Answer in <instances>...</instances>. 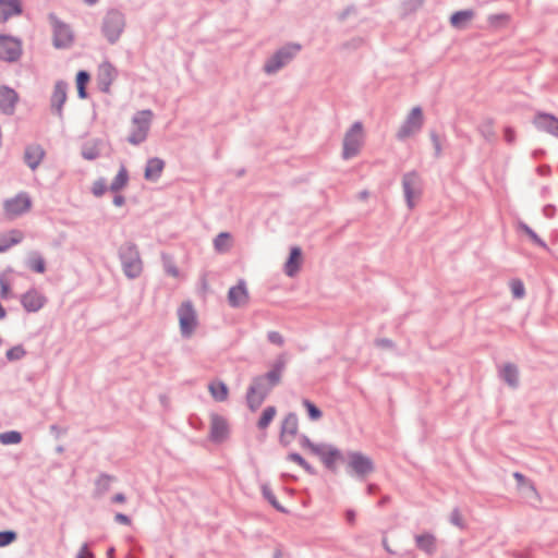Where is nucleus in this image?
<instances>
[{"label":"nucleus","mask_w":558,"mask_h":558,"mask_svg":"<svg viewBox=\"0 0 558 558\" xmlns=\"http://www.w3.org/2000/svg\"><path fill=\"white\" fill-rule=\"evenodd\" d=\"M303 447L308 449L311 453L317 456L324 465L331 471L336 470L337 463L342 459L341 451L331 445H317L313 444L308 438H304Z\"/></svg>","instance_id":"f257e3e1"},{"label":"nucleus","mask_w":558,"mask_h":558,"mask_svg":"<svg viewBox=\"0 0 558 558\" xmlns=\"http://www.w3.org/2000/svg\"><path fill=\"white\" fill-rule=\"evenodd\" d=\"M153 112L150 110L138 111L132 119L128 141L132 145L144 142L148 135Z\"/></svg>","instance_id":"f03ea898"},{"label":"nucleus","mask_w":558,"mask_h":558,"mask_svg":"<svg viewBox=\"0 0 558 558\" xmlns=\"http://www.w3.org/2000/svg\"><path fill=\"white\" fill-rule=\"evenodd\" d=\"M180 331L183 337H191L198 326L197 312L191 301L183 302L178 308Z\"/></svg>","instance_id":"7ed1b4c3"},{"label":"nucleus","mask_w":558,"mask_h":558,"mask_svg":"<svg viewBox=\"0 0 558 558\" xmlns=\"http://www.w3.org/2000/svg\"><path fill=\"white\" fill-rule=\"evenodd\" d=\"M364 133L363 125L360 122H356L352 125V128L345 133L343 138V158L350 159L356 156L363 145Z\"/></svg>","instance_id":"20e7f679"},{"label":"nucleus","mask_w":558,"mask_h":558,"mask_svg":"<svg viewBox=\"0 0 558 558\" xmlns=\"http://www.w3.org/2000/svg\"><path fill=\"white\" fill-rule=\"evenodd\" d=\"M348 469L360 478H365L375 470L373 460L359 451L348 453Z\"/></svg>","instance_id":"39448f33"},{"label":"nucleus","mask_w":558,"mask_h":558,"mask_svg":"<svg viewBox=\"0 0 558 558\" xmlns=\"http://www.w3.org/2000/svg\"><path fill=\"white\" fill-rule=\"evenodd\" d=\"M32 207V201L26 193L17 194L16 196L7 199L3 204L4 215L9 219H14L25 213Z\"/></svg>","instance_id":"423d86ee"},{"label":"nucleus","mask_w":558,"mask_h":558,"mask_svg":"<svg viewBox=\"0 0 558 558\" xmlns=\"http://www.w3.org/2000/svg\"><path fill=\"white\" fill-rule=\"evenodd\" d=\"M121 257L125 275L129 278L138 277L142 272L143 266L136 248L133 245L125 246L122 251Z\"/></svg>","instance_id":"0eeeda50"},{"label":"nucleus","mask_w":558,"mask_h":558,"mask_svg":"<svg viewBox=\"0 0 558 558\" xmlns=\"http://www.w3.org/2000/svg\"><path fill=\"white\" fill-rule=\"evenodd\" d=\"M423 125V112L420 107H415L411 110L405 121L402 123L398 131V137L404 140L412 136L421 130Z\"/></svg>","instance_id":"6e6552de"},{"label":"nucleus","mask_w":558,"mask_h":558,"mask_svg":"<svg viewBox=\"0 0 558 558\" xmlns=\"http://www.w3.org/2000/svg\"><path fill=\"white\" fill-rule=\"evenodd\" d=\"M403 191L408 206L414 207L415 201L420 197L422 192V183L416 172H409L402 180Z\"/></svg>","instance_id":"1a4fd4ad"},{"label":"nucleus","mask_w":558,"mask_h":558,"mask_svg":"<svg viewBox=\"0 0 558 558\" xmlns=\"http://www.w3.org/2000/svg\"><path fill=\"white\" fill-rule=\"evenodd\" d=\"M22 53L21 41L11 36H0V59L13 62L20 58Z\"/></svg>","instance_id":"9d476101"},{"label":"nucleus","mask_w":558,"mask_h":558,"mask_svg":"<svg viewBox=\"0 0 558 558\" xmlns=\"http://www.w3.org/2000/svg\"><path fill=\"white\" fill-rule=\"evenodd\" d=\"M300 50V46L293 45L283 48L278 51L269 61L265 64V71L267 73H274L288 63Z\"/></svg>","instance_id":"9b49d317"},{"label":"nucleus","mask_w":558,"mask_h":558,"mask_svg":"<svg viewBox=\"0 0 558 558\" xmlns=\"http://www.w3.org/2000/svg\"><path fill=\"white\" fill-rule=\"evenodd\" d=\"M250 302V291L244 280L231 287L228 291V303L231 307H244Z\"/></svg>","instance_id":"f8f14e48"},{"label":"nucleus","mask_w":558,"mask_h":558,"mask_svg":"<svg viewBox=\"0 0 558 558\" xmlns=\"http://www.w3.org/2000/svg\"><path fill=\"white\" fill-rule=\"evenodd\" d=\"M123 25L124 22L121 14L111 12L106 16L104 23V32L109 41L114 43L119 38L123 29Z\"/></svg>","instance_id":"ddd939ff"},{"label":"nucleus","mask_w":558,"mask_h":558,"mask_svg":"<svg viewBox=\"0 0 558 558\" xmlns=\"http://www.w3.org/2000/svg\"><path fill=\"white\" fill-rule=\"evenodd\" d=\"M229 434V425L225 417L219 414L210 415V439L216 442L223 441Z\"/></svg>","instance_id":"4468645a"},{"label":"nucleus","mask_w":558,"mask_h":558,"mask_svg":"<svg viewBox=\"0 0 558 558\" xmlns=\"http://www.w3.org/2000/svg\"><path fill=\"white\" fill-rule=\"evenodd\" d=\"M299 430V421L295 414L289 413L282 421L280 439L283 444H290Z\"/></svg>","instance_id":"2eb2a0df"},{"label":"nucleus","mask_w":558,"mask_h":558,"mask_svg":"<svg viewBox=\"0 0 558 558\" xmlns=\"http://www.w3.org/2000/svg\"><path fill=\"white\" fill-rule=\"evenodd\" d=\"M21 302L27 312H37L45 305L46 298L37 290L32 289L22 295Z\"/></svg>","instance_id":"dca6fc26"},{"label":"nucleus","mask_w":558,"mask_h":558,"mask_svg":"<svg viewBox=\"0 0 558 558\" xmlns=\"http://www.w3.org/2000/svg\"><path fill=\"white\" fill-rule=\"evenodd\" d=\"M73 41L72 32L65 24L56 22L53 24V44L57 48H66Z\"/></svg>","instance_id":"f3484780"},{"label":"nucleus","mask_w":558,"mask_h":558,"mask_svg":"<svg viewBox=\"0 0 558 558\" xmlns=\"http://www.w3.org/2000/svg\"><path fill=\"white\" fill-rule=\"evenodd\" d=\"M22 14L21 0H0V19L2 22Z\"/></svg>","instance_id":"a211bd4d"},{"label":"nucleus","mask_w":558,"mask_h":558,"mask_svg":"<svg viewBox=\"0 0 558 558\" xmlns=\"http://www.w3.org/2000/svg\"><path fill=\"white\" fill-rule=\"evenodd\" d=\"M267 395V390L263 389L262 386L255 381L247 392V404L252 411L257 410L264 402Z\"/></svg>","instance_id":"6ab92c4d"},{"label":"nucleus","mask_w":558,"mask_h":558,"mask_svg":"<svg viewBox=\"0 0 558 558\" xmlns=\"http://www.w3.org/2000/svg\"><path fill=\"white\" fill-rule=\"evenodd\" d=\"M303 262L302 251L300 247L295 246L291 248L290 256L284 264V272L289 277L295 276V274L300 270Z\"/></svg>","instance_id":"aec40b11"},{"label":"nucleus","mask_w":558,"mask_h":558,"mask_svg":"<svg viewBox=\"0 0 558 558\" xmlns=\"http://www.w3.org/2000/svg\"><path fill=\"white\" fill-rule=\"evenodd\" d=\"M66 100V85L63 82H58L54 85L53 93L51 95V108L56 113L61 114L62 106Z\"/></svg>","instance_id":"412c9836"},{"label":"nucleus","mask_w":558,"mask_h":558,"mask_svg":"<svg viewBox=\"0 0 558 558\" xmlns=\"http://www.w3.org/2000/svg\"><path fill=\"white\" fill-rule=\"evenodd\" d=\"M17 101V94L9 87H0V109L11 112Z\"/></svg>","instance_id":"4be33fe9"},{"label":"nucleus","mask_w":558,"mask_h":558,"mask_svg":"<svg viewBox=\"0 0 558 558\" xmlns=\"http://www.w3.org/2000/svg\"><path fill=\"white\" fill-rule=\"evenodd\" d=\"M283 368H284V362L278 361L274 365V367L265 375V377H260V378L256 379L255 381H257L262 386L263 381L266 380L268 383L269 387H274L275 385H277L280 381Z\"/></svg>","instance_id":"5701e85b"},{"label":"nucleus","mask_w":558,"mask_h":558,"mask_svg":"<svg viewBox=\"0 0 558 558\" xmlns=\"http://www.w3.org/2000/svg\"><path fill=\"white\" fill-rule=\"evenodd\" d=\"M45 153L38 145L28 146L25 150V161L29 168L35 169L43 160Z\"/></svg>","instance_id":"b1692460"},{"label":"nucleus","mask_w":558,"mask_h":558,"mask_svg":"<svg viewBox=\"0 0 558 558\" xmlns=\"http://www.w3.org/2000/svg\"><path fill=\"white\" fill-rule=\"evenodd\" d=\"M23 240V233L19 230H11L8 233L0 234V253Z\"/></svg>","instance_id":"393cba45"},{"label":"nucleus","mask_w":558,"mask_h":558,"mask_svg":"<svg viewBox=\"0 0 558 558\" xmlns=\"http://www.w3.org/2000/svg\"><path fill=\"white\" fill-rule=\"evenodd\" d=\"M165 163L159 158H151L147 161L146 169H145V179L154 181L157 180L162 170H163Z\"/></svg>","instance_id":"a878e982"},{"label":"nucleus","mask_w":558,"mask_h":558,"mask_svg":"<svg viewBox=\"0 0 558 558\" xmlns=\"http://www.w3.org/2000/svg\"><path fill=\"white\" fill-rule=\"evenodd\" d=\"M208 390L211 397L219 402L226 401L229 395L227 385L220 380H214L209 384Z\"/></svg>","instance_id":"bb28decb"},{"label":"nucleus","mask_w":558,"mask_h":558,"mask_svg":"<svg viewBox=\"0 0 558 558\" xmlns=\"http://www.w3.org/2000/svg\"><path fill=\"white\" fill-rule=\"evenodd\" d=\"M474 12L471 10L458 11L450 17V23L456 28H464L473 19Z\"/></svg>","instance_id":"cd10ccee"},{"label":"nucleus","mask_w":558,"mask_h":558,"mask_svg":"<svg viewBox=\"0 0 558 558\" xmlns=\"http://www.w3.org/2000/svg\"><path fill=\"white\" fill-rule=\"evenodd\" d=\"M117 76V70L110 63H102L99 66L98 77L101 84L106 86V89L111 85Z\"/></svg>","instance_id":"c85d7f7f"},{"label":"nucleus","mask_w":558,"mask_h":558,"mask_svg":"<svg viewBox=\"0 0 558 558\" xmlns=\"http://www.w3.org/2000/svg\"><path fill=\"white\" fill-rule=\"evenodd\" d=\"M416 545L420 549L432 554L435 550L436 538L430 533H424L415 537Z\"/></svg>","instance_id":"c756f323"},{"label":"nucleus","mask_w":558,"mask_h":558,"mask_svg":"<svg viewBox=\"0 0 558 558\" xmlns=\"http://www.w3.org/2000/svg\"><path fill=\"white\" fill-rule=\"evenodd\" d=\"M536 123L539 126L547 128L549 132L558 134V120L549 114H538L536 117Z\"/></svg>","instance_id":"7c9ffc66"},{"label":"nucleus","mask_w":558,"mask_h":558,"mask_svg":"<svg viewBox=\"0 0 558 558\" xmlns=\"http://www.w3.org/2000/svg\"><path fill=\"white\" fill-rule=\"evenodd\" d=\"M232 245V236L228 232L219 233L214 240V246L216 251L225 253L230 250Z\"/></svg>","instance_id":"2f4dec72"},{"label":"nucleus","mask_w":558,"mask_h":558,"mask_svg":"<svg viewBox=\"0 0 558 558\" xmlns=\"http://www.w3.org/2000/svg\"><path fill=\"white\" fill-rule=\"evenodd\" d=\"M501 375H502V378L505 379V381L508 385H510L511 387H515L518 385L519 375H518V369L515 366H513L511 364L505 365L501 371Z\"/></svg>","instance_id":"473e14b6"},{"label":"nucleus","mask_w":558,"mask_h":558,"mask_svg":"<svg viewBox=\"0 0 558 558\" xmlns=\"http://www.w3.org/2000/svg\"><path fill=\"white\" fill-rule=\"evenodd\" d=\"M276 414H277V410L275 407H267L263 411V413L257 422V427L259 429H266L269 426V424L271 423V421L274 420V417L276 416Z\"/></svg>","instance_id":"72a5a7b5"},{"label":"nucleus","mask_w":558,"mask_h":558,"mask_svg":"<svg viewBox=\"0 0 558 558\" xmlns=\"http://www.w3.org/2000/svg\"><path fill=\"white\" fill-rule=\"evenodd\" d=\"M89 81V75L84 72V71H80L76 75V87H77V94H78V97L84 99L86 98L87 94H86V85Z\"/></svg>","instance_id":"f704fd0d"},{"label":"nucleus","mask_w":558,"mask_h":558,"mask_svg":"<svg viewBox=\"0 0 558 558\" xmlns=\"http://www.w3.org/2000/svg\"><path fill=\"white\" fill-rule=\"evenodd\" d=\"M27 264H28V267H29L32 270H34V271H36V272H38V274H43V272L45 271V269H46V267H45V260H44V258H43L40 255H38V254H33V255H31V256H29V258H28Z\"/></svg>","instance_id":"c9c22d12"},{"label":"nucleus","mask_w":558,"mask_h":558,"mask_svg":"<svg viewBox=\"0 0 558 558\" xmlns=\"http://www.w3.org/2000/svg\"><path fill=\"white\" fill-rule=\"evenodd\" d=\"M128 182V172L124 168H121L111 183L110 189L112 191L121 190Z\"/></svg>","instance_id":"e433bc0d"},{"label":"nucleus","mask_w":558,"mask_h":558,"mask_svg":"<svg viewBox=\"0 0 558 558\" xmlns=\"http://www.w3.org/2000/svg\"><path fill=\"white\" fill-rule=\"evenodd\" d=\"M303 405L307 410L308 416L312 421H318L323 416L322 411L310 400H304Z\"/></svg>","instance_id":"4c0bfd02"},{"label":"nucleus","mask_w":558,"mask_h":558,"mask_svg":"<svg viewBox=\"0 0 558 558\" xmlns=\"http://www.w3.org/2000/svg\"><path fill=\"white\" fill-rule=\"evenodd\" d=\"M21 439V434L17 432H7L0 434V442L4 445L19 444Z\"/></svg>","instance_id":"58836bf2"},{"label":"nucleus","mask_w":558,"mask_h":558,"mask_svg":"<svg viewBox=\"0 0 558 558\" xmlns=\"http://www.w3.org/2000/svg\"><path fill=\"white\" fill-rule=\"evenodd\" d=\"M163 267H165V271L173 277V278H180L181 277V272L178 268V266L171 260V258L167 257V258H163Z\"/></svg>","instance_id":"ea45409f"},{"label":"nucleus","mask_w":558,"mask_h":558,"mask_svg":"<svg viewBox=\"0 0 558 558\" xmlns=\"http://www.w3.org/2000/svg\"><path fill=\"white\" fill-rule=\"evenodd\" d=\"M26 354L25 349L22 345H15L7 351V357L9 361H17L24 357Z\"/></svg>","instance_id":"a19ab883"},{"label":"nucleus","mask_w":558,"mask_h":558,"mask_svg":"<svg viewBox=\"0 0 558 558\" xmlns=\"http://www.w3.org/2000/svg\"><path fill=\"white\" fill-rule=\"evenodd\" d=\"M510 289L514 298L521 299L525 294L524 284L521 280H512L510 282Z\"/></svg>","instance_id":"79ce46f5"},{"label":"nucleus","mask_w":558,"mask_h":558,"mask_svg":"<svg viewBox=\"0 0 558 558\" xmlns=\"http://www.w3.org/2000/svg\"><path fill=\"white\" fill-rule=\"evenodd\" d=\"M513 477L515 478V481L518 483V486L520 488H525L526 487L531 492L536 493V489H535L534 485L531 482H529L521 473L515 472L513 474Z\"/></svg>","instance_id":"37998d69"},{"label":"nucleus","mask_w":558,"mask_h":558,"mask_svg":"<svg viewBox=\"0 0 558 558\" xmlns=\"http://www.w3.org/2000/svg\"><path fill=\"white\" fill-rule=\"evenodd\" d=\"M262 492L264 497L277 509H281L276 496L268 485H263Z\"/></svg>","instance_id":"c03bdc74"},{"label":"nucleus","mask_w":558,"mask_h":558,"mask_svg":"<svg viewBox=\"0 0 558 558\" xmlns=\"http://www.w3.org/2000/svg\"><path fill=\"white\" fill-rule=\"evenodd\" d=\"M113 482V477L108 475H101L97 481V489L99 493H104L109 489L110 484Z\"/></svg>","instance_id":"a18cd8bd"},{"label":"nucleus","mask_w":558,"mask_h":558,"mask_svg":"<svg viewBox=\"0 0 558 558\" xmlns=\"http://www.w3.org/2000/svg\"><path fill=\"white\" fill-rule=\"evenodd\" d=\"M16 534L11 531L0 532V547H4L15 541Z\"/></svg>","instance_id":"49530a36"},{"label":"nucleus","mask_w":558,"mask_h":558,"mask_svg":"<svg viewBox=\"0 0 558 558\" xmlns=\"http://www.w3.org/2000/svg\"><path fill=\"white\" fill-rule=\"evenodd\" d=\"M83 157L88 160H93L99 155V150L96 147V145L84 147L83 149Z\"/></svg>","instance_id":"de8ad7c7"},{"label":"nucleus","mask_w":558,"mask_h":558,"mask_svg":"<svg viewBox=\"0 0 558 558\" xmlns=\"http://www.w3.org/2000/svg\"><path fill=\"white\" fill-rule=\"evenodd\" d=\"M267 337L271 343H274L278 347H281L283 344V337L278 331H269Z\"/></svg>","instance_id":"09e8293b"},{"label":"nucleus","mask_w":558,"mask_h":558,"mask_svg":"<svg viewBox=\"0 0 558 558\" xmlns=\"http://www.w3.org/2000/svg\"><path fill=\"white\" fill-rule=\"evenodd\" d=\"M10 295V284L4 278H0V296L7 299Z\"/></svg>","instance_id":"8fccbe9b"},{"label":"nucleus","mask_w":558,"mask_h":558,"mask_svg":"<svg viewBox=\"0 0 558 558\" xmlns=\"http://www.w3.org/2000/svg\"><path fill=\"white\" fill-rule=\"evenodd\" d=\"M289 459L295 463H298L299 465L303 466L305 470L310 471L311 468L310 465L306 463V461L298 453H291L289 456Z\"/></svg>","instance_id":"3c124183"},{"label":"nucleus","mask_w":558,"mask_h":558,"mask_svg":"<svg viewBox=\"0 0 558 558\" xmlns=\"http://www.w3.org/2000/svg\"><path fill=\"white\" fill-rule=\"evenodd\" d=\"M450 521L452 524L459 526V527H463L464 524H463V518L461 515V513L457 510H454L452 513H451V518H450Z\"/></svg>","instance_id":"603ef678"},{"label":"nucleus","mask_w":558,"mask_h":558,"mask_svg":"<svg viewBox=\"0 0 558 558\" xmlns=\"http://www.w3.org/2000/svg\"><path fill=\"white\" fill-rule=\"evenodd\" d=\"M523 230L526 232V234L531 238L532 241H534L535 243H537L539 245H544V243L537 236V234L533 230H531L527 226H524Z\"/></svg>","instance_id":"864d4df0"},{"label":"nucleus","mask_w":558,"mask_h":558,"mask_svg":"<svg viewBox=\"0 0 558 558\" xmlns=\"http://www.w3.org/2000/svg\"><path fill=\"white\" fill-rule=\"evenodd\" d=\"M76 558H93V554L88 549L87 545H83L81 547Z\"/></svg>","instance_id":"5fc2aeb1"},{"label":"nucleus","mask_w":558,"mask_h":558,"mask_svg":"<svg viewBox=\"0 0 558 558\" xmlns=\"http://www.w3.org/2000/svg\"><path fill=\"white\" fill-rule=\"evenodd\" d=\"M93 192L96 196H100L105 192V184L102 182H96L93 186Z\"/></svg>","instance_id":"6e6d98bb"},{"label":"nucleus","mask_w":558,"mask_h":558,"mask_svg":"<svg viewBox=\"0 0 558 558\" xmlns=\"http://www.w3.org/2000/svg\"><path fill=\"white\" fill-rule=\"evenodd\" d=\"M505 138L507 142L512 143L514 141V132L512 129L507 128L505 130Z\"/></svg>","instance_id":"4d7b16f0"},{"label":"nucleus","mask_w":558,"mask_h":558,"mask_svg":"<svg viewBox=\"0 0 558 558\" xmlns=\"http://www.w3.org/2000/svg\"><path fill=\"white\" fill-rule=\"evenodd\" d=\"M116 520L125 525L130 524V522H131L129 517H126L125 514H122V513H117Z\"/></svg>","instance_id":"13d9d810"},{"label":"nucleus","mask_w":558,"mask_h":558,"mask_svg":"<svg viewBox=\"0 0 558 558\" xmlns=\"http://www.w3.org/2000/svg\"><path fill=\"white\" fill-rule=\"evenodd\" d=\"M345 518H347V521L350 523V524H353L354 521H355V512L353 510H348L345 512Z\"/></svg>","instance_id":"bf43d9fd"},{"label":"nucleus","mask_w":558,"mask_h":558,"mask_svg":"<svg viewBox=\"0 0 558 558\" xmlns=\"http://www.w3.org/2000/svg\"><path fill=\"white\" fill-rule=\"evenodd\" d=\"M112 501L117 504H122L125 501V496L123 494H117L112 497Z\"/></svg>","instance_id":"052dcab7"},{"label":"nucleus","mask_w":558,"mask_h":558,"mask_svg":"<svg viewBox=\"0 0 558 558\" xmlns=\"http://www.w3.org/2000/svg\"><path fill=\"white\" fill-rule=\"evenodd\" d=\"M377 343H378V345H381V347H391L392 345V342L388 339L379 340Z\"/></svg>","instance_id":"680f3d73"},{"label":"nucleus","mask_w":558,"mask_h":558,"mask_svg":"<svg viewBox=\"0 0 558 558\" xmlns=\"http://www.w3.org/2000/svg\"><path fill=\"white\" fill-rule=\"evenodd\" d=\"M122 203H123V197H121V196H117V197L114 198V204H116L117 206H121V205H122Z\"/></svg>","instance_id":"e2e57ef3"},{"label":"nucleus","mask_w":558,"mask_h":558,"mask_svg":"<svg viewBox=\"0 0 558 558\" xmlns=\"http://www.w3.org/2000/svg\"><path fill=\"white\" fill-rule=\"evenodd\" d=\"M383 544H384V547H385V549H386L387 551L392 553V550H391L390 546L388 545V543H387V539H386V538H384Z\"/></svg>","instance_id":"0e129e2a"},{"label":"nucleus","mask_w":558,"mask_h":558,"mask_svg":"<svg viewBox=\"0 0 558 558\" xmlns=\"http://www.w3.org/2000/svg\"><path fill=\"white\" fill-rule=\"evenodd\" d=\"M7 315L5 313V310L3 308V306L0 304V319L4 318Z\"/></svg>","instance_id":"69168bd1"},{"label":"nucleus","mask_w":558,"mask_h":558,"mask_svg":"<svg viewBox=\"0 0 558 558\" xmlns=\"http://www.w3.org/2000/svg\"><path fill=\"white\" fill-rule=\"evenodd\" d=\"M415 2V7H418L423 3L424 0H413Z\"/></svg>","instance_id":"338daca9"},{"label":"nucleus","mask_w":558,"mask_h":558,"mask_svg":"<svg viewBox=\"0 0 558 558\" xmlns=\"http://www.w3.org/2000/svg\"><path fill=\"white\" fill-rule=\"evenodd\" d=\"M85 1H86V2H88V3H90V4H93V3H95L97 0H85Z\"/></svg>","instance_id":"774afa93"}]
</instances>
